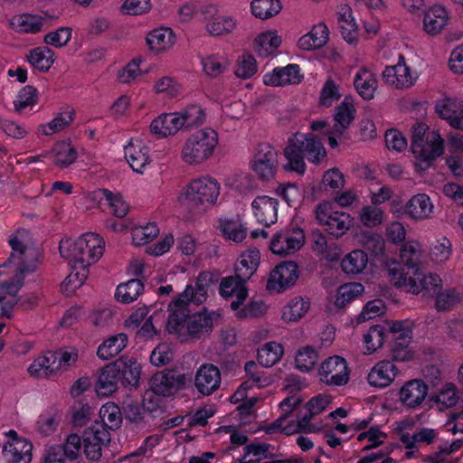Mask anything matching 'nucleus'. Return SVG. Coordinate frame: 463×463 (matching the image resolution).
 <instances>
[{
	"label": "nucleus",
	"mask_w": 463,
	"mask_h": 463,
	"mask_svg": "<svg viewBox=\"0 0 463 463\" xmlns=\"http://www.w3.org/2000/svg\"><path fill=\"white\" fill-rule=\"evenodd\" d=\"M278 167V154L269 144H260L251 162V169L261 179L269 180Z\"/></svg>",
	"instance_id": "obj_10"
},
{
	"label": "nucleus",
	"mask_w": 463,
	"mask_h": 463,
	"mask_svg": "<svg viewBox=\"0 0 463 463\" xmlns=\"http://www.w3.org/2000/svg\"><path fill=\"white\" fill-rule=\"evenodd\" d=\"M71 271L64 279L61 284L62 290L70 295L72 294L77 288L81 287L89 276V267L85 263H77L76 261H70Z\"/></svg>",
	"instance_id": "obj_35"
},
{
	"label": "nucleus",
	"mask_w": 463,
	"mask_h": 463,
	"mask_svg": "<svg viewBox=\"0 0 463 463\" xmlns=\"http://www.w3.org/2000/svg\"><path fill=\"white\" fill-rule=\"evenodd\" d=\"M355 109L351 103L342 102L335 108L333 133L341 137L354 119Z\"/></svg>",
	"instance_id": "obj_38"
},
{
	"label": "nucleus",
	"mask_w": 463,
	"mask_h": 463,
	"mask_svg": "<svg viewBox=\"0 0 463 463\" xmlns=\"http://www.w3.org/2000/svg\"><path fill=\"white\" fill-rule=\"evenodd\" d=\"M178 113L162 114L150 124V131L157 137H166L175 135L181 128Z\"/></svg>",
	"instance_id": "obj_25"
},
{
	"label": "nucleus",
	"mask_w": 463,
	"mask_h": 463,
	"mask_svg": "<svg viewBox=\"0 0 463 463\" xmlns=\"http://www.w3.org/2000/svg\"><path fill=\"white\" fill-rule=\"evenodd\" d=\"M122 408L113 402L104 404L99 410L100 422L106 429L118 430L122 423Z\"/></svg>",
	"instance_id": "obj_46"
},
{
	"label": "nucleus",
	"mask_w": 463,
	"mask_h": 463,
	"mask_svg": "<svg viewBox=\"0 0 463 463\" xmlns=\"http://www.w3.org/2000/svg\"><path fill=\"white\" fill-rule=\"evenodd\" d=\"M359 217L364 226L375 227L383 222V212L377 204L367 205L361 209Z\"/></svg>",
	"instance_id": "obj_62"
},
{
	"label": "nucleus",
	"mask_w": 463,
	"mask_h": 463,
	"mask_svg": "<svg viewBox=\"0 0 463 463\" xmlns=\"http://www.w3.org/2000/svg\"><path fill=\"white\" fill-rule=\"evenodd\" d=\"M428 394V386L421 380L407 382L400 391L401 402L410 407L415 408L422 403Z\"/></svg>",
	"instance_id": "obj_19"
},
{
	"label": "nucleus",
	"mask_w": 463,
	"mask_h": 463,
	"mask_svg": "<svg viewBox=\"0 0 463 463\" xmlns=\"http://www.w3.org/2000/svg\"><path fill=\"white\" fill-rule=\"evenodd\" d=\"M250 6L252 14L262 20L276 15L281 10L279 0H253Z\"/></svg>",
	"instance_id": "obj_54"
},
{
	"label": "nucleus",
	"mask_w": 463,
	"mask_h": 463,
	"mask_svg": "<svg viewBox=\"0 0 463 463\" xmlns=\"http://www.w3.org/2000/svg\"><path fill=\"white\" fill-rule=\"evenodd\" d=\"M457 387L454 383H448L437 395L431 396L430 401L440 404V410L451 408L458 402Z\"/></svg>",
	"instance_id": "obj_55"
},
{
	"label": "nucleus",
	"mask_w": 463,
	"mask_h": 463,
	"mask_svg": "<svg viewBox=\"0 0 463 463\" xmlns=\"http://www.w3.org/2000/svg\"><path fill=\"white\" fill-rule=\"evenodd\" d=\"M125 157L130 167L137 173H143L144 168L149 164L150 158L147 147L140 142L130 141L124 149Z\"/></svg>",
	"instance_id": "obj_29"
},
{
	"label": "nucleus",
	"mask_w": 463,
	"mask_h": 463,
	"mask_svg": "<svg viewBox=\"0 0 463 463\" xmlns=\"http://www.w3.org/2000/svg\"><path fill=\"white\" fill-rule=\"evenodd\" d=\"M341 98L339 85L336 81L328 78L320 92L319 96V105L322 107L329 108L333 105L334 102L339 100Z\"/></svg>",
	"instance_id": "obj_59"
},
{
	"label": "nucleus",
	"mask_w": 463,
	"mask_h": 463,
	"mask_svg": "<svg viewBox=\"0 0 463 463\" xmlns=\"http://www.w3.org/2000/svg\"><path fill=\"white\" fill-rule=\"evenodd\" d=\"M298 279V266L293 261L279 264L269 274L267 289L280 292L293 286Z\"/></svg>",
	"instance_id": "obj_13"
},
{
	"label": "nucleus",
	"mask_w": 463,
	"mask_h": 463,
	"mask_svg": "<svg viewBox=\"0 0 463 463\" xmlns=\"http://www.w3.org/2000/svg\"><path fill=\"white\" fill-rule=\"evenodd\" d=\"M317 359L318 354L315 348L311 345H307L297 353L295 358L296 366L302 372H309L317 364Z\"/></svg>",
	"instance_id": "obj_57"
},
{
	"label": "nucleus",
	"mask_w": 463,
	"mask_h": 463,
	"mask_svg": "<svg viewBox=\"0 0 463 463\" xmlns=\"http://www.w3.org/2000/svg\"><path fill=\"white\" fill-rule=\"evenodd\" d=\"M385 82L395 89L409 88L413 83V78L409 67L405 64L403 56L399 57L397 64L388 66L383 72Z\"/></svg>",
	"instance_id": "obj_17"
},
{
	"label": "nucleus",
	"mask_w": 463,
	"mask_h": 463,
	"mask_svg": "<svg viewBox=\"0 0 463 463\" xmlns=\"http://www.w3.org/2000/svg\"><path fill=\"white\" fill-rule=\"evenodd\" d=\"M387 271L390 280L395 286L407 288L413 294L427 290L437 295L440 291L441 279L436 274L421 275L418 272L416 276H411L404 272V268H401V264L395 261L389 266Z\"/></svg>",
	"instance_id": "obj_6"
},
{
	"label": "nucleus",
	"mask_w": 463,
	"mask_h": 463,
	"mask_svg": "<svg viewBox=\"0 0 463 463\" xmlns=\"http://www.w3.org/2000/svg\"><path fill=\"white\" fill-rule=\"evenodd\" d=\"M119 375L115 367L114 362L102 368L97 383L96 391L99 395L109 396L118 390Z\"/></svg>",
	"instance_id": "obj_30"
},
{
	"label": "nucleus",
	"mask_w": 463,
	"mask_h": 463,
	"mask_svg": "<svg viewBox=\"0 0 463 463\" xmlns=\"http://www.w3.org/2000/svg\"><path fill=\"white\" fill-rule=\"evenodd\" d=\"M36 102L37 90L31 85H27L19 91L16 99L14 101V110L17 113H22L25 108L33 106Z\"/></svg>",
	"instance_id": "obj_63"
},
{
	"label": "nucleus",
	"mask_w": 463,
	"mask_h": 463,
	"mask_svg": "<svg viewBox=\"0 0 463 463\" xmlns=\"http://www.w3.org/2000/svg\"><path fill=\"white\" fill-rule=\"evenodd\" d=\"M305 234L299 228L286 229L277 232L269 248L274 254L287 256L299 250L304 245Z\"/></svg>",
	"instance_id": "obj_9"
},
{
	"label": "nucleus",
	"mask_w": 463,
	"mask_h": 463,
	"mask_svg": "<svg viewBox=\"0 0 463 463\" xmlns=\"http://www.w3.org/2000/svg\"><path fill=\"white\" fill-rule=\"evenodd\" d=\"M220 194L216 180L205 176L192 180L179 197L180 203L193 211H203L213 205Z\"/></svg>",
	"instance_id": "obj_4"
},
{
	"label": "nucleus",
	"mask_w": 463,
	"mask_h": 463,
	"mask_svg": "<svg viewBox=\"0 0 463 463\" xmlns=\"http://www.w3.org/2000/svg\"><path fill=\"white\" fill-rule=\"evenodd\" d=\"M53 163L60 168L71 165L77 158V150L68 142H58L52 148Z\"/></svg>",
	"instance_id": "obj_45"
},
{
	"label": "nucleus",
	"mask_w": 463,
	"mask_h": 463,
	"mask_svg": "<svg viewBox=\"0 0 463 463\" xmlns=\"http://www.w3.org/2000/svg\"><path fill=\"white\" fill-rule=\"evenodd\" d=\"M146 43L150 50L159 52L172 47L175 43V37L170 29L158 28L148 33Z\"/></svg>",
	"instance_id": "obj_36"
},
{
	"label": "nucleus",
	"mask_w": 463,
	"mask_h": 463,
	"mask_svg": "<svg viewBox=\"0 0 463 463\" xmlns=\"http://www.w3.org/2000/svg\"><path fill=\"white\" fill-rule=\"evenodd\" d=\"M420 145L423 151L421 153H413V155L416 157L415 166L423 171L443 153V139L438 132L430 131Z\"/></svg>",
	"instance_id": "obj_14"
},
{
	"label": "nucleus",
	"mask_w": 463,
	"mask_h": 463,
	"mask_svg": "<svg viewBox=\"0 0 463 463\" xmlns=\"http://www.w3.org/2000/svg\"><path fill=\"white\" fill-rule=\"evenodd\" d=\"M144 290V285L139 279H130L127 283L118 286L116 298L118 301L128 304L136 300Z\"/></svg>",
	"instance_id": "obj_49"
},
{
	"label": "nucleus",
	"mask_w": 463,
	"mask_h": 463,
	"mask_svg": "<svg viewBox=\"0 0 463 463\" xmlns=\"http://www.w3.org/2000/svg\"><path fill=\"white\" fill-rule=\"evenodd\" d=\"M338 23L343 38L348 43H354L357 40V25L352 16V12L347 7H342L339 13Z\"/></svg>",
	"instance_id": "obj_47"
},
{
	"label": "nucleus",
	"mask_w": 463,
	"mask_h": 463,
	"mask_svg": "<svg viewBox=\"0 0 463 463\" xmlns=\"http://www.w3.org/2000/svg\"><path fill=\"white\" fill-rule=\"evenodd\" d=\"M283 354V346L280 344L269 342L258 351V361L264 367H271L281 359Z\"/></svg>",
	"instance_id": "obj_48"
},
{
	"label": "nucleus",
	"mask_w": 463,
	"mask_h": 463,
	"mask_svg": "<svg viewBox=\"0 0 463 463\" xmlns=\"http://www.w3.org/2000/svg\"><path fill=\"white\" fill-rule=\"evenodd\" d=\"M397 375L396 366L390 361L377 363L368 374V383L372 386L384 388L389 386Z\"/></svg>",
	"instance_id": "obj_21"
},
{
	"label": "nucleus",
	"mask_w": 463,
	"mask_h": 463,
	"mask_svg": "<svg viewBox=\"0 0 463 463\" xmlns=\"http://www.w3.org/2000/svg\"><path fill=\"white\" fill-rule=\"evenodd\" d=\"M284 156L288 161L285 165L287 170L303 174L306 170L305 159L317 164L326 156V149L312 134L296 132L288 137Z\"/></svg>",
	"instance_id": "obj_1"
},
{
	"label": "nucleus",
	"mask_w": 463,
	"mask_h": 463,
	"mask_svg": "<svg viewBox=\"0 0 463 463\" xmlns=\"http://www.w3.org/2000/svg\"><path fill=\"white\" fill-rule=\"evenodd\" d=\"M27 60L35 69L40 71L46 72L53 64L55 55L48 47H35L29 52Z\"/></svg>",
	"instance_id": "obj_39"
},
{
	"label": "nucleus",
	"mask_w": 463,
	"mask_h": 463,
	"mask_svg": "<svg viewBox=\"0 0 463 463\" xmlns=\"http://www.w3.org/2000/svg\"><path fill=\"white\" fill-rule=\"evenodd\" d=\"M316 218L329 234L336 238L345 234L353 225L351 215L345 212L335 211L329 202H323L317 206Z\"/></svg>",
	"instance_id": "obj_7"
},
{
	"label": "nucleus",
	"mask_w": 463,
	"mask_h": 463,
	"mask_svg": "<svg viewBox=\"0 0 463 463\" xmlns=\"http://www.w3.org/2000/svg\"><path fill=\"white\" fill-rule=\"evenodd\" d=\"M44 18L31 14H22L12 17L10 26L21 33H36L42 30Z\"/></svg>",
	"instance_id": "obj_33"
},
{
	"label": "nucleus",
	"mask_w": 463,
	"mask_h": 463,
	"mask_svg": "<svg viewBox=\"0 0 463 463\" xmlns=\"http://www.w3.org/2000/svg\"><path fill=\"white\" fill-rule=\"evenodd\" d=\"M278 200L267 195L257 196L251 203L252 213L256 220L269 226L278 219Z\"/></svg>",
	"instance_id": "obj_16"
},
{
	"label": "nucleus",
	"mask_w": 463,
	"mask_h": 463,
	"mask_svg": "<svg viewBox=\"0 0 463 463\" xmlns=\"http://www.w3.org/2000/svg\"><path fill=\"white\" fill-rule=\"evenodd\" d=\"M36 269V263H32L30 265H23L17 269H15V274L10 282H4L0 284V290H3L1 295H6L16 297L18 291L24 286V278L25 274L33 273Z\"/></svg>",
	"instance_id": "obj_42"
},
{
	"label": "nucleus",
	"mask_w": 463,
	"mask_h": 463,
	"mask_svg": "<svg viewBox=\"0 0 463 463\" xmlns=\"http://www.w3.org/2000/svg\"><path fill=\"white\" fill-rule=\"evenodd\" d=\"M354 84L359 95L364 99L373 98L377 80L371 71L366 69L360 70L354 77Z\"/></svg>",
	"instance_id": "obj_40"
},
{
	"label": "nucleus",
	"mask_w": 463,
	"mask_h": 463,
	"mask_svg": "<svg viewBox=\"0 0 463 463\" xmlns=\"http://www.w3.org/2000/svg\"><path fill=\"white\" fill-rule=\"evenodd\" d=\"M217 143L218 136L213 129L198 130L184 141L181 150V158L189 165H201L213 156Z\"/></svg>",
	"instance_id": "obj_5"
},
{
	"label": "nucleus",
	"mask_w": 463,
	"mask_h": 463,
	"mask_svg": "<svg viewBox=\"0 0 463 463\" xmlns=\"http://www.w3.org/2000/svg\"><path fill=\"white\" fill-rule=\"evenodd\" d=\"M364 291V287L361 283L353 282L342 285L338 288L335 305L342 308L347 303L361 296Z\"/></svg>",
	"instance_id": "obj_53"
},
{
	"label": "nucleus",
	"mask_w": 463,
	"mask_h": 463,
	"mask_svg": "<svg viewBox=\"0 0 463 463\" xmlns=\"http://www.w3.org/2000/svg\"><path fill=\"white\" fill-rule=\"evenodd\" d=\"M309 303L303 298H294L282 309L281 317L287 322H296L308 310Z\"/></svg>",
	"instance_id": "obj_51"
},
{
	"label": "nucleus",
	"mask_w": 463,
	"mask_h": 463,
	"mask_svg": "<svg viewBox=\"0 0 463 463\" xmlns=\"http://www.w3.org/2000/svg\"><path fill=\"white\" fill-rule=\"evenodd\" d=\"M434 205L425 194L412 196L405 204L404 213L416 221L429 219L433 213Z\"/></svg>",
	"instance_id": "obj_24"
},
{
	"label": "nucleus",
	"mask_w": 463,
	"mask_h": 463,
	"mask_svg": "<svg viewBox=\"0 0 463 463\" xmlns=\"http://www.w3.org/2000/svg\"><path fill=\"white\" fill-rule=\"evenodd\" d=\"M367 263V254L362 250H354L343 259L341 267L347 274H359L364 271Z\"/></svg>",
	"instance_id": "obj_43"
},
{
	"label": "nucleus",
	"mask_w": 463,
	"mask_h": 463,
	"mask_svg": "<svg viewBox=\"0 0 463 463\" xmlns=\"http://www.w3.org/2000/svg\"><path fill=\"white\" fill-rule=\"evenodd\" d=\"M33 445L26 439L8 440L3 448L5 458L9 463H29Z\"/></svg>",
	"instance_id": "obj_20"
},
{
	"label": "nucleus",
	"mask_w": 463,
	"mask_h": 463,
	"mask_svg": "<svg viewBox=\"0 0 463 463\" xmlns=\"http://www.w3.org/2000/svg\"><path fill=\"white\" fill-rule=\"evenodd\" d=\"M158 233L159 229L156 223H147L146 226L135 227L132 230V241L135 245H145L156 238Z\"/></svg>",
	"instance_id": "obj_60"
},
{
	"label": "nucleus",
	"mask_w": 463,
	"mask_h": 463,
	"mask_svg": "<svg viewBox=\"0 0 463 463\" xmlns=\"http://www.w3.org/2000/svg\"><path fill=\"white\" fill-rule=\"evenodd\" d=\"M110 439L108 430L99 421H95L83 432L82 445L86 458L90 461H99L102 457V448Z\"/></svg>",
	"instance_id": "obj_8"
},
{
	"label": "nucleus",
	"mask_w": 463,
	"mask_h": 463,
	"mask_svg": "<svg viewBox=\"0 0 463 463\" xmlns=\"http://www.w3.org/2000/svg\"><path fill=\"white\" fill-rule=\"evenodd\" d=\"M245 283L246 281H241L235 274L233 277L224 278L220 284V293L222 297H236V300L231 303V307L233 310H237L247 298L248 291L244 286Z\"/></svg>",
	"instance_id": "obj_22"
},
{
	"label": "nucleus",
	"mask_w": 463,
	"mask_h": 463,
	"mask_svg": "<svg viewBox=\"0 0 463 463\" xmlns=\"http://www.w3.org/2000/svg\"><path fill=\"white\" fill-rule=\"evenodd\" d=\"M28 373L34 378H50L57 374V364H55V353L48 352L43 356L36 358L28 367Z\"/></svg>",
	"instance_id": "obj_31"
},
{
	"label": "nucleus",
	"mask_w": 463,
	"mask_h": 463,
	"mask_svg": "<svg viewBox=\"0 0 463 463\" xmlns=\"http://www.w3.org/2000/svg\"><path fill=\"white\" fill-rule=\"evenodd\" d=\"M312 249L319 254H326V259L335 261L341 255V249L335 242H328L326 235L319 230L312 232L310 236Z\"/></svg>",
	"instance_id": "obj_34"
},
{
	"label": "nucleus",
	"mask_w": 463,
	"mask_h": 463,
	"mask_svg": "<svg viewBox=\"0 0 463 463\" xmlns=\"http://www.w3.org/2000/svg\"><path fill=\"white\" fill-rule=\"evenodd\" d=\"M400 258L402 265L411 276H416L423 261V253L417 241H408L401 249Z\"/></svg>",
	"instance_id": "obj_26"
},
{
	"label": "nucleus",
	"mask_w": 463,
	"mask_h": 463,
	"mask_svg": "<svg viewBox=\"0 0 463 463\" xmlns=\"http://www.w3.org/2000/svg\"><path fill=\"white\" fill-rule=\"evenodd\" d=\"M449 15L441 5H434L424 15L423 27L429 34H438L447 25Z\"/></svg>",
	"instance_id": "obj_32"
},
{
	"label": "nucleus",
	"mask_w": 463,
	"mask_h": 463,
	"mask_svg": "<svg viewBox=\"0 0 463 463\" xmlns=\"http://www.w3.org/2000/svg\"><path fill=\"white\" fill-rule=\"evenodd\" d=\"M237 23L232 16H218L210 20L205 29L213 36H222L232 33Z\"/></svg>",
	"instance_id": "obj_52"
},
{
	"label": "nucleus",
	"mask_w": 463,
	"mask_h": 463,
	"mask_svg": "<svg viewBox=\"0 0 463 463\" xmlns=\"http://www.w3.org/2000/svg\"><path fill=\"white\" fill-rule=\"evenodd\" d=\"M320 380L331 386H342L348 383L349 372L346 361L338 355L326 359L319 368Z\"/></svg>",
	"instance_id": "obj_11"
},
{
	"label": "nucleus",
	"mask_w": 463,
	"mask_h": 463,
	"mask_svg": "<svg viewBox=\"0 0 463 463\" xmlns=\"http://www.w3.org/2000/svg\"><path fill=\"white\" fill-rule=\"evenodd\" d=\"M281 44V38L276 31L260 33L254 41V48L261 57H267L274 52Z\"/></svg>",
	"instance_id": "obj_41"
},
{
	"label": "nucleus",
	"mask_w": 463,
	"mask_h": 463,
	"mask_svg": "<svg viewBox=\"0 0 463 463\" xmlns=\"http://www.w3.org/2000/svg\"><path fill=\"white\" fill-rule=\"evenodd\" d=\"M105 242L96 233L87 232L75 241H61L59 250L63 258L77 263L91 265L97 262L104 252Z\"/></svg>",
	"instance_id": "obj_3"
},
{
	"label": "nucleus",
	"mask_w": 463,
	"mask_h": 463,
	"mask_svg": "<svg viewBox=\"0 0 463 463\" xmlns=\"http://www.w3.org/2000/svg\"><path fill=\"white\" fill-rule=\"evenodd\" d=\"M260 260L258 250H249L242 253L235 264V274L241 281L249 280L256 272Z\"/></svg>",
	"instance_id": "obj_28"
},
{
	"label": "nucleus",
	"mask_w": 463,
	"mask_h": 463,
	"mask_svg": "<svg viewBox=\"0 0 463 463\" xmlns=\"http://www.w3.org/2000/svg\"><path fill=\"white\" fill-rule=\"evenodd\" d=\"M177 113L182 128L187 129L203 124L205 118L204 111L197 105L188 106L185 109Z\"/></svg>",
	"instance_id": "obj_56"
},
{
	"label": "nucleus",
	"mask_w": 463,
	"mask_h": 463,
	"mask_svg": "<svg viewBox=\"0 0 463 463\" xmlns=\"http://www.w3.org/2000/svg\"><path fill=\"white\" fill-rule=\"evenodd\" d=\"M122 413L125 419L134 424H140L146 421V409L137 400L127 397L122 402Z\"/></svg>",
	"instance_id": "obj_50"
},
{
	"label": "nucleus",
	"mask_w": 463,
	"mask_h": 463,
	"mask_svg": "<svg viewBox=\"0 0 463 463\" xmlns=\"http://www.w3.org/2000/svg\"><path fill=\"white\" fill-rule=\"evenodd\" d=\"M219 228L223 236L235 242L242 241L247 235V229L241 222L240 219H220Z\"/></svg>",
	"instance_id": "obj_44"
},
{
	"label": "nucleus",
	"mask_w": 463,
	"mask_h": 463,
	"mask_svg": "<svg viewBox=\"0 0 463 463\" xmlns=\"http://www.w3.org/2000/svg\"><path fill=\"white\" fill-rule=\"evenodd\" d=\"M385 330L380 325L373 326L364 335L366 350L371 354L380 348L385 339Z\"/></svg>",
	"instance_id": "obj_61"
},
{
	"label": "nucleus",
	"mask_w": 463,
	"mask_h": 463,
	"mask_svg": "<svg viewBox=\"0 0 463 463\" xmlns=\"http://www.w3.org/2000/svg\"><path fill=\"white\" fill-rule=\"evenodd\" d=\"M166 328L170 334H176L182 342L204 338L213 330V315L205 311L192 316L171 313Z\"/></svg>",
	"instance_id": "obj_2"
},
{
	"label": "nucleus",
	"mask_w": 463,
	"mask_h": 463,
	"mask_svg": "<svg viewBox=\"0 0 463 463\" xmlns=\"http://www.w3.org/2000/svg\"><path fill=\"white\" fill-rule=\"evenodd\" d=\"M74 117V109L58 113L51 122H49L46 126H43V133L44 135H52L53 133L63 130L70 126V124L73 121Z\"/></svg>",
	"instance_id": "obj_58"
},
{
	"label": "nucleus",
	"mask_w": 463,
	"mask_h": 463,
	"mask_svg": "<svg viewBox=\"0 0 463 463\" xmlns=\"http://www.w3.org/2000/svg\"><path fill=\"white\" fill-rule=\"evenodd\" d=\"M186 383V376L175 371H162L150 380V390L156 395L170 396Z\"/></svg>",
	"instance_id": "obj_12"
},
{
	"label": "nucleus",
	"mask_w": 463,
	"mask_h": 463,
	"mask_svg": "<svg viewBox=\"0 0 463 463\" xmlns=\"http://www.w3.org/2000/svg\"><path fill=\"white\" fill-rule=\"evenodd\" d=\"M128 343V335L120 333L112 335L101 344L97 351V354L102 360H109L118 354Z\"/></svg>",
	"instance_id": "obj_37"
},
{
	"label": "nucleus",
	"mask_w": 463,
	"mask_h": 463,
	"mask_svg": "<svg viewBox=\"0 0 463 463\" xmlns=\"http://www.w3.org/2000/svg\"><path fill=\"white\" fill-rule=\"evenodd\" d=\"M329 39V30L324 23L313 26L311 31L298 39V46L304 51H313L323 47Z\"/></svg>",
	"instance_id": "obj_27"
},
{
	"label": "nucleus",
	"mask_w": 463,
	"mask_h": 463,
	"mask_svg": "<svg viewBox=\"0 0 463 463\" xmlns=\"http://www.w3.org/2000/svg\"><path fill=\"white\" fill-rule=\"evenodd\" d=\"M114 364L122 385L135 388L138 386L141 366L136 359L127 356L120 357L114 362Z\"/></svg>",
	"instance_id": "obj_18"
},
{
	"label": "nucleus",
	"mask_w": 463,
	"mask_h": 463,
	"mask_svg": "<svg viewBox=\"0 0 463 463\" xmlns=\"http://www.w3.org/2000/svg\"><path fill=\"white\" fill-rule=\"evenodd\" d=\"M220 383L221 373L215 365L206 364L199 367L195 374L194 384L200 393L210 395L219 388Z\"/></svg>",
	"instance_id": "obj_15"
},
{
	"label": "nucleus",
	"mask_w": 463,
	"mask_h": 463,
	"mask_svg": "<svg viewBox=\"0 0 463 463\" xmlns=\"http://www.w3.org/2000/svg\"><path fill=\"white\" fill-rule=\"evenodd\" d=\"M301 77L298 65L289 64L265 74L263 81L266 85L269 86H283L299 83Z\"/></svg>",
	"instance_id": "obj_23"
},
{
	"label": "nucleus",
	"mask_w": 463,
	"mask_h": 463,
	"mask_svg": "<svg viewBox=\"0 0 463 463\" xmlns=\"http://www.w3.org/2000/svg\"><path fill=\"white\" fill-rule=\"evenodd\" d=\"M460 299L461 296L455 288H446L436 295L435 306L438 310L445 311L457 305Z\"/></svg>",
	"instance_id": "obj_64"
}]
</instances>
